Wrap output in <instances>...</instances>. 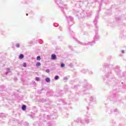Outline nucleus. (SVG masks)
Segmentation results:
<instances>
[{"label": "nucleus", "mask_w": 126, "mask_h": 126, "mask_svg": "<svg viewBox=\"0 0 126 126\" xmlns=\"http://www.w3.org/2000/svg\"><path fill=\"white\" fill-rule=\"evenodd\" d=\"M55 2L58 4L59 7L61 8L62 11L63 12V9H64V8H66V6L63 4V2L62 0H55Z\"/></svg>", "instance_id": "4"}, {"label": "nucleus", "mask_w": 126, "mask_h": 126, "mask_svg": "<svg viewBox=\"0 0 126 126\" xmlns=\"http://www.w3.org/2000/svg\"><path fill=\"white\" fill-rule=\"evenodd\" d=\"M77 88H78V86L77 85L74 86V89H77Z\"/></svg>", "instance_id": "34"}, {"label": "nucleus", "mask_w": 126, "mask_h": 126, "mask_svg": "<svg viewBox=\"0 0 126 126\" xmlns=\"http://www.w3.org/2000/svg\"><path fill=\"white\" fill-rule=\"evenodd\" d=\"M69 66H70L71 67H72V66H71V65H69Z\"/></svg>", "instance_id": "47"}, {"label": "nucleus", "mask_w": 126, "mask_h": 126, "mask_svg": "<svg viewBox=\"0 0 126 126\" xmlns=\"http://www.w3.org/2000/svg\"><path fill=\"white\" fill-rule=\"evenodd\" d=\"M86 71H87V70L85 69H84L83 70H82V73H86Z\"/></svg>", "instance_id": "29"}, {"label": "nucleus", "mask_w": 126, "mask_h": 126, "mask_svg": "<svg viewBox=\"0 0 126 126\" xmlns=\"http://www.w3.org/2000/svg\"><path fill=\"white\" fill-rule=\"evenodd\" d=\"M47 126H56V124L54 123H53L52 122H49L47 123Z\"/></svg>", "instance_id": "16"}, {"label": "nucleus", "mask_w": 126, "mask_h": 126, "mask_svg": "<svg viewBox=\"0 0 126 126\" xmlns=\"http://www.w3.org/2000/svg\"><path fill=\"white\" fill-rule=\"evenodd\" d=\"M65 65L63 63H61V67H64Z\"/></svg>", "instance_id": "31"}, {"label": "nucleus", "mask_w": 126, "mask_h": 126, "mask_svg": "<svg viewBox=\"0 0 126 126\" xmlns=\"http://www.w3.org/2000/svg\"><path fill=\"white\" fill-rule=\"evenodd\" d=\"M111 73H112V71L110 70L105 74L106 78H103V80L105 83H109V81H113V79H108L109 78V76H110L111 75Z\"/></svg>", "instance_id": "6"}, {"label": "nucleus", "mask_w": 126, "mask_h": 126, "mask_svg": "<svg viewBox=\"0 0 126 126\" xmlns=\"http://www.w3.org/2000/svg\"><path fill=\"white\" fill-rule=\"evenodd\" d=\"M43 116L44 117L42 118V120L43 119L45 120H56L58 118L57 113L53 114L52 115H46V114H44Z\"/></svg>", "instance_id": "5"}, {"label": "nucleus", "mask_w": 126, "mask_h": 126, "mask_svg": "<svg viewBox=\"0 0 126 126\" xmlns=\"http://www.w3.org/2000/svg\"><path fill=\"white\" fill-rule=\"evenodd\" d=\"M69 48L71 49L72 50V47L69 46Z\"/></svg>", "instance_id": "41"}, {"label": "nucleus", "mask_w": 126, "mask_h": 126, "mask_svg": "<svg viewBox=\"0 0 126 126\" xmlns=\"http://www.w3.org/2000/svg\"><path fill=\"white\" fill-rule=\"evenodd\" d=\"M117 97H118V94L115 91L113 92V94H112V95L111 96V98H117Z\"/></svg>", "instance_id": "13"}, {"label": "nucleus", "mask_w": 126, "mask_h": 126, "mask_svg": "<svg viewBox=\"0 0 126 126\" xmlns=\"http://www.w3.org/2000/svg\"><path fill=\"white\" fill-rule=\"evenodd\" d=\"M38 102H42V100L39 99V100H38Z\"/></svg>", "instance_id": "44"}, {"label": "nucleus", "mask_w": 126, "mask_h": 126, "mask_svg": "<svg viewBox=\"0 0 126 126\" xmlns=\"http://www.w3.org/2000/svg\"><path fill=\"white\" fill-rule=\"evenodd\" d=\"M15 47L16 48H20V44L19 43H17L15 45Z\"/></svg>", "instance_id": "28"}, {"label": "nucleus", "mask_w": 126, "mask_h": 126, "mask_svg": "<svg viewBox=\"0 0 126 126\" xmlns=\"http://www.w3.org/2000/svg\"><path fill=\"white\" fill-rule=\"evenodd\" d=\"M124 84V82H122V84Z\"/></svg>", "instance_id": "48"}, {"label": "nucleus", "mask_w": 126, "mask_h": 126, "mask_svg": "<svg viewBox=\"0 0 126 126\" xmlns=\"http://www.w3.org/2000/svg\"><path fill=\"white\" fill-rule=\"evenodd\" d=\"M57 59V55L56 54H53L51 55V60L52 61H55Z\"/></svg>", "instance_id": "15"}, {"label": "nucleus", "mask_w": 126, "mask_h": 126, "mask_svg": "<svg viewBox=\"0 0 126 126\" xmlns=\"http://www.w3.org/2000/svg\"><path fill=\"white\" fill-rule=\"evenodd\" d=\"M26 16H28V14L27 13V14H26Z\"/></svg>", "instance_id": "46"}, {"label": "nucleus", "mask_w": 126, "mask_h": 126, "mask_svg": "<svg viewBox=\"0 0 126 126\" xmlns=\"http://www.w3.org/2000/svg\"><path fill=\"white\" fill-rule=\"evenodd\" d=\"M109 64H108L106 63H104L103 67V68H107V67H108V66H109Z\"/></svg>", "instance_id": "22"}, {"label": "nucleus", "mask_w": 126, "mask_h": 126, "mask_svg": "<svg viewBox=\"0 0 126 126\" xmlns=\"http://www.w3.org/2000/svg\"><path fill=\"white\" fill-rule=\"evenodd\" d=\"M63 79H64V80H67V77H64V78H63Z\"/></svg>", "instance_id": "36"}, {"label": "nucleus", "mask_w": 126, "mask_h": 126, "mask_svg": "<svg viewBox=\"0 0 126 126\" xmlns=\"http://www.w3.org/2000/svg\"><path fill=\"white\" fill-rule=\"evenodd\" d=\"M73 39H75V41L76 42H79V41L78 40L76 39V38H75L74 37H73Z\"/></svg>", "instance_id": "38"}, {"label": "nucleus", "mask_w": 126, "mask_h": 126, "mask_svg": "<svg viewBox=\"0 0 126 126\" xmlns=\"http://www.w3.org/2000/svg\"><path fill=\"white\" fill-rule=\"evenodd\" d=\"M35 80H36V81H40V78H39L38 77H35Z\"/></svg>", "instance_id": "32"}, {"label": "nucleus", "mask_w": 126, "mask_h": 126, "mask_svg": "<svg viewBox=\"0 0 126 126\" xmlns=\"http://www.w3.org/2000/svg\"><path fill=\"white\" fill-rule=\"evenodd\" d=\"M35 65L37 67H38V66H41V63L40 62H37L36 63Z\"/></svg>", "instance_id": "25"}, {"label": "nucleus", "mask_w": 126, "mask_h": 126, "mask_svg": "<svg viewBox=\"0 0 126 126\" xmlns=\"http://www.w3.org/2000/svg\"><path fill=\"white\" fill-rule=\"evenodd\" d=\"M97 15L95 16V19H94L93 23L94 25H97V23L98 22V20H99V12H97Z\"/></svg>", "instance_id": "8"}, {"label": "nucleus", "mask_w": 126, "mask_h": 126, "mask_svg": "<svg viewBox=\"0 0 126 126\" xmlns=\"http://www.w3.org/2000/svg\"><path fill=\"white\" fill-rule=\"evenodd\" d=\"M7 72H6L5 74L7 75L9 72H10V69L9 68H7L6 69Z\"/></svg>", "instance_id": "23"}, {"label": "nucleus", "mask_w": 126, "mask_h": 126, "mask_svg": "<svg viewBox=\"0 0 126 126\" xmlns=\"http://www.w3.org/2000/svg\"><path fill=\"white\" fill-rule=\"evenodd\" d=\"M68 34L70 35V36H73L74 35V32H73L71 30H70V27H68Z\"/></svg>", "instance_id": "10"}, {"label": "nucleus", "mask_w": 126, "mask_h": 126, "mask_svg": "<svg viewBox=\"0 0 126 126\" xmlns=\"http://www.w3.org/2000/svg\"><path fill=\"white\" fill-rule=\"evenodd\" d=\"M75 122L77 124H81L82 125H85V124H89V123H92L93 122V119L90 115H87L86 119H82L81 118L79 117L75 120Z\"/></svg>", "instance_id": "1"}, {"label": "nucleus", "mask_w": 126, "mask_h": 126, "mask_svg": "<svg viewBox=\"0 0 126 126\" xmlns=\"http://www.w3.org/2000/svg\"><path fill=\"white\" fill-rule=\"evenodd\" d=\"M121 53L122 54H125V50H122Z\"/></svg>", "instance_id": "39"}, {"label": "nucleus", "mask_w": 126, "mask_h": 126, "mask_svg": "<svg viewBox=\"0 0 126 126\" xmlns=\"http://www.w3.org/2000/svg\"><path fill=\"white\" fill-rule=\"evenodd\" d=\"M99 35H98V32H96L95 35L94 37V42H89V43L80 42V44H81V45H82L83 46H86L88 45V46H91V47H92V46L94 45V44H95V41H98L99 40Z\"/></svg>", "instance_id": "3"}, {"label": "nucleus", "mask_w": 126, "mask_h": 126, "mask_svg": "<svg viewBox=\"0 0 126 126\" xmlns=\"http://www.w3.org/2000/svg\"><path fill=\"white\" fill-rule=\"evenodd\" d=\"M37 61H41V56H38L36 57Z\"/></svg>", "instance_id": "26"}, {"label": "nucleus", "mask_w": 126, "mask_h": 126, "mask_svg": "<svg viewBox=\"0 0 126 126\" xmlns=\"http://www.w3.org/2000/svg\"><path fill=\"white\" fill-rule=\"evenodd\" d=\"M88 0H82L81 1H79L78 2V3H79V2H83V4L85 5L86 6H87L88 4H89V3H88V1H87Z\"/></svg>", "instance_id": "9"}, {"label": "nucleus", "mask_w": 126, "mask_h": 126, "mask_svg": "<svg viewBox=\"0 0 126 126\" xmlns=\"http://www.w3.org/2000/svg\"><path fill=\"white\" fill-rule=\"evenodd\" d=\"M71 1L74 0H70Z\"/></svg>", "instance_id": "50"}, {"label": "nucleus", "mask_w": 126, "mask_h": 126, "mask_svg": "<svg viewBox=\"0 0 126 126\" xmlns=\"http://www.w3.org/2000/svg\"><path fill=\"white\" fill-rule=\"evenodd\" d=\"M109 99H111V97H109Z\"/></svg>", "instance_id": "49"}, {"label": "nucleus", "mask_w": 126, "mask_h": 126, "mask_svg": "<svg viewBox=\"0 0 126 126\" xmlns=\"http://www.w3.org/2000/svg\"><path fill=\"white\" fill-rule=\"evenodd\" d=\"M61 102H62V103H64V100L62 99L61 100Z\"/></svg>", "instance_id": "37"}, {"label": "nucleus", "mask_w": 126, "mask_h": 126, "mask_svg": "<svg viewBox=\"0 0 126 126\" xmlns=\"http://www.w3.org/2000/svg\"><path fill=\"white\" fill-rule=\"evenodd\" d=\"M84 88H86L87 89H90L91 88V85L87 83L86 85L83 86Z\"/></svg>", "instance_id": "12"}, {"label": "nucleus", "mask_w": 126, "mask_h": 126, "mask_svg": "<svg viewBox=\"0 0 126 126\" xmlns=\"http://www.w3.org/2000/svg\"><path fill=\"white\" fill-rule=\"evenodd\" d=\"M54 25L55 26V27H57V26H58V24H55Z\"/></svg>", "instance_id": "40"}, {"label": "nucleus", "mask_w": 126, "mask_h": 126, "mask_svg": "<svg viewBox=\"0 0 126 126\" xmlns=\"http://www.w3.org/2000/svg\"><path fill=\"white\" fill-rule=\"evenodd\" d=\"M24 126H29V123H28L27 122H25L24 123Z\"/></svg>", "instance_id": "27"}, {"label": "nucleus", "mask_w": 126, "mask_h": 126, "mask_svg": "<svg viewBox=\"0 0 126 126\" xmlns=\"http://www.w3.org/2000/svg\"><path fill=\"white\" fill-rule=\"evenodd\" d=\"M116 20H117V21L121 20V17H116Z\"/></svg>", "instance_id": "33"}, {"label": "nucleus", "mask_w": 126, "mask_h": 126, "mask_svg": "<svg viewBox=\"0 0 126 126\" xmlns=\"http://www.w3.org/2000/svg\"><path fill=\"white\" fill-rule=\"evenodd\" d=\"M24 58V55H23V54H21L19 56V59H20V60H22V59H23Z\"/></svg>", "instance_id": "21"}, {"label": "nucleus", "mask_w": 126, "mask_h": 126, "mask_svg": "<svg viewBox=\"0 0 126 126\" xmlns=\"http://www.w3.org/2000/svg\"><path fill=\"white\" fill-rule=\"evenodd\" d=\"M114 112H118V109H115Z\"/></svg>", "instance_id": "43"}, {"label": "nucleus", "mask_w": 126, "mask_h": 126, "mask_svg": "<svg viewBox=\"0 0 126 126\" xmlns=\"http://www.w3.org/2000/svg\"><path fill=\"white\" fill-rule=\"evenodd\" d=\"M15 80H17V78H15Z\"/></svg>", "instance_id": "45"}, {"label": "nucleus", "mask_w": 126, "mask_h": 126, "mask_svg": "<svg viewBox=\"0 0 126 126\" xmlns=\"http://www.w3.org/2000/svg\"><path fill=\"white\" fill-rule=\"evenodd\" d=\"M46 82H47V83H50L51 82V78L49 77H46L45 79Z\"/></svg>", "instance_id": "18"}, {"label": "nucleus", "mask_w": 126, "mask_h": 126, "mask_svg": "<svg viewBox=\"0 0 126 126\" xmlns=\"http://www.w3.org/2000/svg\"><path fill=\"white\" fill-rule=\"evenodd\" d=\"M46 72H47V73H49L50 72V69H47L45 70Z\"/></svg>", "instance_id": "35"}, {"label": "nucleus", "mask_w": 126, "mask_h": 126, "mask_svg": "<svg viewBox=\"0 0 126 126\" xmlns=\"http://www.w3.org/2000/svg\"><path fill=\"white\" fill-rule=\"evenodd\" d=\"M34 126H43V123L41 122H37L33 124Z\"/></svg>", "instance_id": "11"}, {"label": "nucleus", "mask_w": 126, "mask_h": 126, "mask_svg": "<svg viewBox=\"0 0 126 126\" xmlns=\"http://www.w3.org/2000/svg\"><path fill=\"white\" fill-rule=\"evenodd\" d=\"M59 29H60V30L62 31V27L60 26L59 27Z\"/></svg>", "instance_id": "42"}, {"label": "nucleus", "mask_w": 126, "mask_h": 126, "mask_svg": "<svg viewBox=\"0 0 126 126\" xmlns=\"http://www.w3.org/2000/svg\"><path fill=\"white\" fill-rule=\"evenodd\" d=\"M16 123H18V125H20L21 126H22V124H23V122H20L19 120H16L15 121Z\"/></svg>", "instance_id": "19"}, {"label": "nucleus", "mask_w": 126, "mask_h": 126, "mask_svg": "<svg viewBox=\"0 0 126 126\" xmlns=\"http://www.w3.org/2000/svg\"><path fill=\"white\" fill-rule=\"evenodd\" d=\"M90 101L91 102H95V101H96V98L94 96H91L90 97Z\"/></svg>", "instance_id": "17"}, {"label": "nucleus", "mask_w": 126, "mask_h": 126, "mask_svg": "<svg viewBox=\"0 0 126 126\" xmlns=\"http://www.w3.org/2000/svg\"><path fill=\"white\" fill-rule=\"evenodd\" d=\"M26 108H27V107H26V105H23L22 106V110L23 111H26Z\"/></svg>", "instance_id": "20"}, {"label": "nucleus", "mask_w": 126, "mask_h": 126, "mask_svg": "<svg viewBox=\"0 0 126 126\" xmlns=\"http://www.w3.org/2000/svg\"><path fill=\"white\" fill-rule=\"evenodd\" d=\"M91 15H92V12L83 11L78 14L77 16L79 19H88V17H90Z\"/></svg>", "instance_id": "2"}, {"label": "nucleus", "mask_w": 126, "mask_h": 126, "mask_svg": "<svg viewBox=\"0 0 126 126\" xmlns=\"http://www.w3.org/2000/svg\"><path fill=\"white\" fill-rule=\"evenodd\" d=\"M55 80H59L60 79V76L59 75H56L54 77Z\"/></svg>", "instance_id": "24"}, {"label": "nucleus", "mask_w": 126, "mask_h": 126, "mask_svg": "<svg viewBox=\"0 0 126 126\" xmlns=\"http://www.w3.org/2000/svg\"><path fill=\"white\" fill-rule=\"evenodd\" d=\"M23 66H24V67H26V66H27V64L26 63H23Z\"/></svg>", "instance_id": "30"}, {"label": "nucleus", "mask_w": 126, "mask_h": 126, "mask_svg": "<svg viewBox=\"0 0 126 126\" xmlns=\"http://www.w3.org/2000/svg\"><path fill=\"white\" fill-rule=\"evenodd\" d=\"M65 17L66 18V20L67 21L68 24L70 25V26H71L73 24H74V23L73 22V18L71 16H66L65 15Z\"/></svg>", "instance_id": "7"}, {"label": "nucleus", "mask_w": 126, "mask_h": 126, "mask_svg": "<svg viewBox=\"0 0 126 126\" xmlns=\"http://www.w3.org/2000/svg\"><path fill=\"white\" fill-rule=\"evenodd\" d=\"M115 70L116 72H117L118 73H120V71H121V70L120 69V66H117L115 68Z\"/></svg>", "instance_id": "14"}]
</instances>
